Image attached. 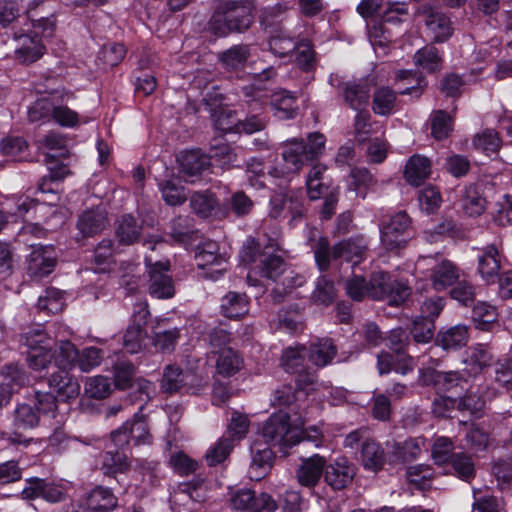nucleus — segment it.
Masks as SVG:
<instances>
[{
	"mask_svg": "<svg viewBox=\"0 0 512 512\" xmlns=\"http://www.w3.org/2000/svg\"><path fill=\"white\" fill-rule=\"evenodd\" d=\"M142 227L131 215L122 216L116 227V237L122 245H132L141 235Z\"/></svg>",
	"mask_w": 512,
	"mask_h": 512,
	"instance_id": "nucleus-37",
	"label": "nucleus"
},
{
	"mask_svg": "<svg viewBox=\"0 0 512 512\" xmlns=\"http://www.w3.org/2000/svg\"><path fill=\"white\" fill-rule=\"evenodd\" d=\"M461 206L469 216H479L486 209V200L473 185L467 186L461 197Z\"/></svg>",
	"mask_w": 512,
	"mask_h": 512,
	"instance_id": "nucleus-39",
	"label": "nucleus"
},
{
	"mask_svg": "<svg viewBox=\"0 0 512 512\" xmlns=\"http://www.w3.org/2000/svg\"><path fill=\"white\" fill-rule=\"evenodd\" d=\"M307 354L306 347H289L283 351L281 356V365L288 373H297L302 370L304 356Z\"/></svg>",
	"mask_w": 512,
	"mask_h": 512,
	"instance_id": "nucleus-51",
	"label": "nucleus"
},
{
	"mask_svg": "<svg viewBox=\"0 0 512 512\" xmlns=\"http://www.w3.org/2000/svg\"><path fill=\"white\" fill-rule=\"evenodd\" d=\"M468 328L465 325H455L442 329L437 333L435 343L444 350H457L468 342Z\"/></svg>",
	"mask_w": 512,
	"mask_h": 512,
	"instance_id": "nucleus-26",
	"label": "nucleus"
},
{
	"mask_svg": "<svg viewBox=\"0 0 512 512\" xmlns=\"http://www.w3.org/2000/svg\"><path fill=\"white\" fill-rule=\"evenodd\" d=\"M182 382V392L191 395H198L207 388L208 376L200 369L199 359L187 358Z\"/></svg>",
	"mask_w": 512,
	"mask_h": 512,
	"instance_id": "nucleus-17",
	"label": "nucleus"
},
{
	"mask_svg": "<svg viewBox=\"0 0 512 512\" xmlns=\"http://www.w3.org/2000/svg\"><path fill=\"white\" fill-rule=\"evenodd\" d=\"M270 50L279 57H284L294 52L297 48V42L294 37L286 31L280 29L269 41Z\"/></svg>",
	"mask_w": 512,
	"mask_h": 512,
	"instance_id": "nucleus-46",
	"label": "nucleus"
},
{
	"mask_svg": "<svg viewBox=\"0 0 512 512\" xmlns=\"http://www.w3.org/2000/svg\"><path fill=\"white\" fill-rule=\"evenodd\" d=\"M410 226V218L406 212L401 211L393 215L388 222L380 227L381 243L388 251H398L406 247L405 237Z\"/></svg>",
	"mask_w": 512,
	"mask_h": 512,
	"instance_id": "nucleus-9",
	"label": "nucleus"
},
{
	"mask_svg": "<svg viewBox=\"0 0 512 512\" xmlns=\"http://www.w3.org/2000/svg\"><path fill=\"white\" fill-rule=\"evenodd\" d=\"M327 167L317 163L313 165L306 177L307 194L311 200L320 199L328 193L331 186L330 179L326 176Z\"/></svg>",
	"mask_w": 512,
	"mask_h": 512,
	"instance_id": "nucleus-21",
	"label": "nucleus"
},
{
	"mask_svg": "<svg viewBox=\"0 0 512 512\" xmlns=\"http://www.w3.org/2000/svg\"><path fill=\"white\" fill-rule=\"evenodd\" d=\"M415 63L429 72H434L441 67L439 51L433 46L420 49L414 56Z\"/></svg>",
	"mask_w": 512,
	"mask_h": 512,
	"instance_id": "nucleus-59",
	"label": "nucleus"
},
{
	"mask_svg": "<svg viewBox=\"0 0 512 512\" xmlns=\"http://www.w3.org/2000/svg\"><path fill=\"white\" fill-rule=\"evenodd\" d=\"M179 172L182 174L186 182L193 183L195 177H198L206 170L209 165V157L197 150L182 152L178 158Z\"/></svg>",
	"mask_w": 512,
	"mask_h": 512,
	"instance_id": "nucleus-16",
	"label": "nucleus"
},
{
	"mask_svg": "<svg viewBox=\"0 0 512 512\" xmlns=\"http://www.w3.org/2000/svg\"><path fill=\"white\" fill-rule=\"evenodd\" d=\"M261 434L267 444L281 450L299 443V429L291 425L289 415L283 411L272 414L263 423Z\"/></svg>",
	"mask_w": 512,
	"mask_h": 512,
	"instance_id": "nucleus-4",
	"label": "nucleus"
},
{
	"mask_svg": "<svg viewBox=\"0 0 512 512\" xmlns=\"http://www.w3.org/2000/svg\"><path fill=\"white\" fill-rule=\"evenodd\" d=\"M22 45L15 50V58L23 64L37 61L44 53V46L38 39L23 36Z\"/></svg>",
	"mask_w": 512,
	"mask_h": 512,
	"instance_id": "nucleus-38",
	"label": "nucleus"
},
{
	"mask_svg": "<svg viewBox=\"0 0 512 512\" xmlns=\"http://www.w3.org/2000/svg\"><path fill=\"white\" fill-rule=\"evenodd\" d=\"M56 264L57 254L53 246H33L27 261V275L33 280H41L53 272Z\"/></svg>",
	"mask_w": 512,
	"mask_h": 512,
	"instance_id": "nucleus-11",
	"label": "nucleus"
},
{
	"mask_svg": "<svg viewBox=\"0 0 512 512\" xmlns=\"http://www.w3.org/2000/svg\"><path fill=\"white\" fill-rule=\"evenodd\" d=\"M435 322L425 317H417L413 323L410 333L416 343H428L434 337Z\"/></svg>",
	"mask_w": 512,
	"mask_h": 512,
	"instance_id": "nucleus-55",
	"label": "nucleus"
},
{
	"mask_svg": "<svg viewBox=\"0 0 512 512\" xmlns=\"http://www.w3.org/2000/svg\"><path fill=\"white\" fill-rule=\"evenodd\" d=\"M351 181L349 188L355 191L362 198L366 196L368 190L376 185V179L366 168H352L350 172Z\"/></svg>",
	"mask_w": 512,
	"mask_h": 512,
	"instance_id": "nucleus-41",
	"label": "nucleus"
},
{
	"mask_svg": "<svg viewBox=\"0 0 512 512\" xmlns=\"http://www.w3.org/2000/svg\"><path fill=\"white\" fill-rule=\"evenodd\" d=\"M189 204L192 211L201 218L211 217L218 208L217 198L209 190L192 193L189 197Z\"/></svg>",
	"mask_w": 512,
	"mask_h": 512,
	"instance_id": "nucleus-32",
	"label": "nucleus"
},
{
	"mask_svg": "<svg viewBox=\"0 0 512 512\" xmlns=\"http://www.w3.org/2000/svg\"><path fill=\"white\" fill-rule=\"evenodd\" d=\"M159 190L161 192L162 199L169 206H180L188 198L184 187L176 185L171 180H165L159 183Z\"/></svg>",
	"mask_w": 512,
	"mask_h": 512,
	"instance_id": "nucleus-53",
	"label": "nucleus"
},
{
	"mask_svg": "<svg viewBox=\"0 0 512 512\" xmlns=\"http://www.w3.org/2000/svg\"><path fill=\"white\" fill-rule=\"evenodd\" d=\"M41 146L48 151H55V154L47 153L46 162L49 163V159L55 157H64L67 154V139L55 132H50L43 137L40 141Z\"/></svg>",
	"mask_w": 512,
	"mask_h": 512,
	"instance_id": "nucleus-58",
	"label": "nucleus"
},
{
	"mask_svg": "<svg viewBox=\"0 0 512 512\" xmlns=\"http://www.w3.org/2000/svg\"><path fill=\"white\" fill-rule=\"evenodd\" d=\"M78 350L68 340L60 341L58 350L55 353V362L58 369H68L76 366Z\"/></svg>",
	"mask_w": 512,
	"mask_h": 512,
	"instance_id": "nucleus-57",
	"label": "nucleus"
},
{
	"mask_svg": "<svg viewBox=\"0 0 512 512\" xmlns=\"http://www.w3.org/2000/svg\"><path fill=\"white\" fill-rule=\"evenodd\" d=\"M242 95L251 111L261 110L270 100L271 95L266 91V88L261 87L257 83H253L242 87Z\"/></svg>",
	"mask_w": 512,
	"mask_h": 512,
	"instance_id": "nucleus-45",
	"label": "nucleus"
},
{
	"mask_svg": "<svg viewBox=\"0 0 512 512\" xmlns=\"http://www.w3.org/2000/svg\"><path fill=\"white\" fill-rule=\"evenodd\" d=\"M466 441L471 449L484 451L492 443V438L484 427L472 425L466 434Z\"/></svg>",
	"mask_w": 512,
	"mask_h": 512,
	"instance_id": "nucleus-60",
	"label": "nucleus"
},
{
	"mask_svg": "<svg viewBox=\"0 0 512 512\" xmlns=\"http://www.w3.org/2000/svg\"><path fill=\"white\" fill-rule=\"evenodd\" d=\"M461 276L459 267L450 260L436 262L430 270V281L436 291H444L453 286Z\"/></svg>",
	"mask_w": 512,
	"mask_h": 512,
	"instance_id": "nucleus-14",
	"label": "nucleus"
},
{
	"mask_svg": "<svg viewBox=\"0 0 512 512\" xmlns=\"http://www.w3.org/2000/svg\"><path fill=\"white\" fill-rule=\"evenodd\" d=\"M85 394L93 399H104L112 392L109 379L102 375L89 377L86 379Z\"/></svg>",
	"mask_w": 512,
	"mask_h": 512,
	"instance_id": "nucleus-52",
	"label": "nucleus"
},
{
	"mask_svg": "<svg viewBox=\"0 0 512 512\" xmlns=\"http://www.w3.org/2000/svg\"><path fill=\"white\" fill-rule=\"evenodd\" d=\"M215 367L218 374L223 377H230L236 374L243 366V359L240 354L232 349H224L214 356Z\"/></svg>",
	"mask_w": 512,
	"mask_h": 512,
	"instance_id": "nucleus-36",
	"label": "nucleus"
},
{
	"mask_svg": "<svg viewBox=\"0 0 512 512\" xmlns=\"http://www.w3.org/2000/svg\"><path fill=\"white\" fill-rule=\"evenodd\" d=\"M415 15L424 24L427 35L433 42L443 43L452 36V22L439 8L423 4L416 10Z\"/></svg>",
	"mask_w": 512,
	"mask_h": 512,
	"instance_id": "nucleus-8",
	"label": "nucleus"
},
{
	"mask_svg": "<svg viewBox=\"0 0 512 512\" xmlns=\"http://www.w3.org/2000/svg\"><path fill=\"white\" fill-rule=\"evenodd\" d=\"M282 158L287 173L298 172L302 168L305 159L304 141L293 139L286 142L283 147Z\"/></svg>",
	"mask_w": 512,
	"mask_h": 512,
	"instance_id": "nucleus-33",
	"label": "nucleus"
},
{
	"mask_svg": "<svg viewBox=\"0 0 512 512\" xmlns=\"http://www.w3.org/2000/svg\"><path fill=\"white\" fill-rule=\"evenodd\" d=\"M325 463V459L318 454L304 459L297 470V479L299 483L306 487L315 486L321 475L325 473Z\"/></svg>",
	"mask_w": 512,
	"mask_h": 512,
	"instance_id": "nucleus-20",
	"label": "nucleus"
},
{
	"mask_svg": "<svg viewBox=\"0 0 512 512\" xmlns=\"http://www.w3.org/2000/svg\"><path fill=\"white\" fill-rule=\"evenodd\" d=\"M310 242L316 264L321 271H327L331 261L340 258L358 264L366 258L368 252V243L364 236L351 237L331 247L326 237H317V231L312 230Z\"/></svg>",
	"mask_w": 512,
	"mask_h": 512,
	"instance_id": "nucleus-1",
	"label": "nucleus"
},
{
	"mask_svg": "<svg viewBox=\"0 0 512 512\" xmlns=\"http://www.w3.org/2000/svg\"><path fill=\"white\" fill-rule=\"evenodd\" d=\"M105 475H116L126 473L130 469V462L127 456L120 451H107L103 455L102 467Z\"/></svg>",
	"mask_w": 512,
	"mask_h": 512,
	"instance_id": "nucleus-42",
	"label": "nucleus"
},
{
	"mask_svg": "<svg viewBox=\"0 0 512 512\" xmlns=\"http://www.w3.org/2000/svg\"><path fill=\"white\" fill-rule=\"evenodd\" d=\"M430 173V160L424 156L414 155L406 163L404 176L409 184L419 186Z\"/></svg>",
	"mask_w": 512,
	"mask_h": 512,
	"instance_id": "nucleus-30",
	"label": "nucleus"
},
{
	"mask_svg": "<svg viewBox=\"0 0 512 512\" xmlns=\"http://www.w3.org/2000/svg\"><path fill=\"white\" fill-rule=\"evenodd\" d=\"M492 361V354L488 347L483 344H478L472 348L469 357L465 360V363L470 366L467 371L470 375H477L487 368Z\"/></svg>",
	"mask_w": 512,
	"mask_h": 512,
	"instance_id": "nucleus-40",
	"label": "nucleus"
},
{
	"mask_svg": "<svg viewBox=\"0 0 512 512\" xmlns=\"http://www.w3.org/2000/svg\"><path fill=\"white\" fill-rule=\"evenodd\" d=\"M67 92L54 93L52 118L57 124L64 127H75L79 122L78 113L64 104L65 98H70Z\"/></svg>",
	"mask_w": 512,
	"mask_h": 512,
	"instance_id": "nucleus-29",
	"label": "nucleus"
},
{
	"mask_svg": "<svg viewBox=\"0 0 512 512\" xmlns=\"http://www.w3.org/2000/svg\"><path fill=\"white\" fill-rule=\"evenodd\" d=\"M329 83L338 90L345 104L357 112L365 111L370 99L371 88L376 85L374 78L370 76L343 81L337 74L330 76Z\"/></svg>",
	"mask_w": 512,
	"mask_h": 512,
	"instance_id": "nucleus-5",
	"label": "nucleus"
},
{
	"mask_svg": "<svg viewBox=\"0 0 512 512\" xmlns=\"http://www.w3.org/2000/svg\"><path fill=\"white\" fill-rule=\"evenodd\" d=\"M356 469L345 458H339L333 463L325 466V482L335 490L347 487L354 479Z\"/></svg>",
	"mask_w": 512,
	"mask_h": 512,
	"instance_id": "nucleus-13",
	"label": "nucleus"
},
{
	"mask_svg": "<svg viewBox=\"0 0 512 512\" xmlns=\"http://www.w3.org/2000/svg\"><path fill=\"white\" fill-rule=\"evenodd\" d=\"M39 414L35 408L27 403L17 406L14 413V425L18 429H28L37 426Z\"/></svg>",
	"mask_w": 512,
	"mask_h": 512,
	"instance_id": "nucleus-54",
	"label": "nucleus"
},
{
	"mask_svg": "<svg viewBox=\"0 0 512 512\" xmlns=\"http://www.w3.org/2000/svg\"><path fill=\"white\" fill-rule=\"evenodd\" d=\"M54 93L36 100L28 109L30 122L49 121L52 118Z\"/></svg>",
	"mask_w": 512,
	"mask_h": 512,
	"instance_id": "nucleus-49",
	"label": "nucleus"
},
{
	"mask_svg": "<svg viewBox=\"0 0 512 512\" xmlns=\"http://www.w3.org/2000/svg\"><path fill=\"white\" fill-rule=\"evenodd\" d=\"M278 244L274 239H268L262 243L260 239L250 238L243 247V259L246 262L256 263L258 273L261 277L276 280L285 270L284 260L274 254Z\"/></svg>",
	"mask_w": 512,
	"mask_h": 512,
	"instance_id": "nucleus-3",
	"label": "nucleus"
},
{
	"mask_svg": "<svg viewBox=\"0 0 512 512\" xmlns=\"http://www.w3.org/2000/svg\"><path fill=\"white\" fill-rule=\"evenodd\" d=\"M250 56L249 47L235 45L220 55L223 66L228 70H237L244 66Z\"/></svg>",
	"mask_w": 512,
	"mask_h": 512,
	"instance_id": "nucleus-43",
	"label": "nucleus"
},
{
	"mask_svg": "<svg viewBox=\"0 0 512 512\" xmlns=\"http://www.w3.org/2000/svg\"><path fill=\"white\" fill-rule=\"evenodd\" d=\"M113 373L116 388L124 390L132 386L135 376V367L132 363L125 360L116 362Z\"/></svg>",
	"mask_w": 512,
	"mask_h": 512,
	"instance_id": "nucleus-56",
	"label": "nucleus"
},
{
	"mask_svg": "<svg viewBox=\"0 0 512 512\" xmlns=\"http://www.w3.org/2000/svg\"><path fill=\"white\" fill-rule=\"evenodd\" d=\"M221 311L227 318L238 319L249 311V298L245 293L228 292L221 299Z\"/></svg>",
	"mask_w": 512,
	"mask_h": 512,
	"instance_id": "nucleus-28",
	"label": "nucleus"
},
{
	"mask_svg": "<svg viewBox=\"0 0 512 512\" xmlns=\"http://www.w3.org/2000/svg\"><path fill=\"white\" fill-rule=\"evenodd\" d=\"M126 426L135 445L151 443L152 436L149 433L148 424L144 417H137L132 421H127Z\"/></svg>",
	"mask_w": 512,
	"mask_h": 512,
	"instance_id": "nucleus-63",
	"label": "nucleus"
},
{
	"mask_svg": "<svg viewBox=\"0 0 512 512\" xmlns=\"http://www.w3.org/2000/svg\"><path fill=\"white\" fill-rule=\"evenodd\" d=\"M108 223L107 214L101 207L83 211L77 220V228L84 237L101 233Z\"/></svg>",
	"mask_w": 512,
	"mask_h": 512,
	"instance_id": "nucleus-19",
	"label": "nucleus"
},
{
	"mask_svg": "<svg viewBox=\"0 0 512 512\" xmlns=\"http://www.w3.org/2000/svg\"><path fill=\"white\" fill-rule=\"evenodd\" d=\"M296 95L286 90L275 92L271 95L270 104L275 115L280 119H291L296 115Z\"/></svg>",
	"mask_w": 512,
	"mask_h": 512,
	"instance_id": "nucleus-34",
	"label": "nucleus"
},
{
	"mask_svg": "<svg viewBox=\"0 0 512 512\" xmlns=\"http://www.w3.org/2000/svg\"><path fill=\"white\" fill-rule=\"evenodd\" d=\"M361 460L365 469L377 472L385 462V452L373 439H365L361 445Z\"/></svg>",
	"mask_w": 512,
	"mask_h": 512,
	"instance_id": "nucleus-31",
	"label": "nucleus"
},
{
	"mask_svg": "<svg viewBox=\"0 0 512 512\" xmlns=\"http://www.w3.org/2000/svg\"><path fill=\"white\" fill-rule=\"evenodd\" d=\"M49 387L62 401L75 399L80 394V384L67 369H58L48 378Z\"/></svg>",
	"mask_w": 512,
	"mask_h": 512,
	"instance_id": "nucleus-15",
	"label": "nucleus"
},
{
	"mask_svg": "<svg viewBox=\"0 0 512 512\" xmlns=\"http://www.w3.org/2000/svg\"><path fill=\"white\" fill-rule=\"evenodd\" d=\"M118 504L116 496L108 488L96 487L85 498L84 507L88 512H111Z\"/></svg>",
	"mask_w": 512,
	"mask_h": 512,
	"instance_id": "nucleus-23",
	"label": "nucleus"
},
{
	"mask_svg": "<svg viewBox=\"0 0 512 512\" xmlns=\"http://www.w3.org/2000/svg\"><path fill=\"white\" fill-rule=\"evenodd\" d=\"M398 93L389 86H380L372 95L371 109L375 115L389 116L397 110Z\"/></svg>",
	"mask_w": 512,
	"mask_h": 512,
	"instance_id": "nucleus-22",
	"label": "nucleus"
},
{
	"mask_svg": "<svg viewBox=\"0 0 512 512\" xmlns=\"http://www.w3.org/2000/svg\"><path fill=\"white\" fill-rule=\"evenodd\" d=\"M185 369H181L175 364L167 365L163 370L161 388L166 393L182 392V377Z\"/></svg>",
	"mask_w": 512,
	"mask_h": 512,
	"instance_id": "nucleus-50",
	"label": "nucleus"
},
{
	"mask_svg": "<svg viewBox=\"0 0 512 512\" xmlns=\"http://www.w3.org/2000/svg\"><path fill=\"white\" fill-rule=\"evenodd\" d=\"M501 269V256L494 244L488 245L482 249V254L478 259V272L482 279L490 284L498 279Z\"/></svg>",
	"mask_w": 512,
	"mask_h": 512,
	"instance_id": "nucleus-18",
	"label": "nucleus"
},
{
	"mask_svg": "<svg viewBox=\"0 0 512 512\" xmlns=\"http://www.w3.org/2000/svg\"><path fill=\"white\" fill-rule=\"evenodd\" d=\"M149 316L147 303H139L135 306L133 313V323L127 328L123 345L127 352L134 354L142 351L145 347L147 333L145 325Z\"/></svg>",
	"mask_w": 512,
	"mask_h": 512,
	"instance_id": "nucleus-10",
	"label": "nucleus"
},
{
	"mask_svg": "<svg viewBox=\"0 0 512 512\" xmlns=\"http://www.w3.org/2000/svg\"><path fill=\"white\" fill-rule=\"evenodd\" d=\"M336 297V289L333 281L326 276H321L316 282L311 299L315 304L328 306L333 303Z\"/></svg>",
	"mask_w": 512,
	"mask_h": 512,
	"instance_id": "nucleus-47",
	"label": "nucleus"
},
{
	"mask_svg": "<svg viewBox=\"0 0 512 512\" xmlns=\"http://www.w3.org/2000/svg\"><path fill=\"white\" fill-rule=\"evenodd\" d=\"M452 131V118L444 111L437 110L431 119V133L437 140L445 139Z\"/></svg>",
	"mask_w": 512,
	"mask_h": 512,
	"instance_id": "nucleus-61",
	"label": "nucleus"
},
{
	"mask_svg": "<svg viewBox=\"0 0 512 512\" xmlns=\"http://www.w3.org/2000/svg\"><path fill=\"white\" fill-rule=\"evenodd\" d=\"M254 4L249 0L227 1L218 6L209 29L212 34L224 37L233 32H244L254 22Z\"/></svg>",
	"mask_w": 512,
	"mask_h": 512,
	"instance_id": "nucleus-2",
	"label": "nucleus"
},
{
	"mask_svg": "<svg viewBox=\"0 0 512 512\" xmlns=\"http://www.w3.org/2000/svg\"><path fill=\"white\" fill-rule=\"evenodd\" d=\"M434 412L437 413V407L444 405L446 408L456 405L459 410L467 411L471 415L478 416L485 406L484 399L473 391H468L459 400H452L450 398L436 399L433 403Z\"/></svg>",
	"mask_w": 512,
	"mask_h": 512,
	"instance_id": "nucleus-24",
	"label": "nucleus"
},
{
	"mask_svg": "<svg viewBox=\"0 0 512 512\" xmlns=\"http://www.w3.org/2000/svg\"><path fill=\"white\" fill-rule=\"evenodd\" d=\"M114 243L111 239L102 240L95 248L93 262L96 272H106L113 262Z\"/></svg>",
	"mask_w": 512,
	"mask_h": 512,
	"instance_id": "nucleus-48",
	"label": "nucleus"
},
{
	"mask_svg": "<svg viewBox=\"0 0 512 512\" xmlns=\"http://www.w3.org/2000/svg\"><path fill=\"white\" fill-rule=\"evenodd\" d=\"M308 359L317 367H324L331 363L337 354V348L331 339H319L312 342L309 348H306Z\"/></svg>",
	"mask_w": 512,
	"mask_h": 512,
	"instance_id": "nucleus-27",
	"label": "nucleus"
},
{
	"mask_svg": "<svg viewBox=\"0 0 512 512\" xmlns=\"http://www.w3.org/2000/svg\"><path fill=\"white\" fill-rule=\"evenodd\" d=\"M457 476L469 481L475 475V466L472 458L465 453H455L449 461Z\"/></svg>",
	"mask_w": 512,
	"mask_h": 512,
	"instance_id": "nucleus-62",
	"label": "nucleus"
},
{
	"mask_svg": "<svg viewBox=\"0 0 512 512\" xmlns=\"http://www.w3.org/2000/svg\"><path fill=\"white\" fill-rule=\"evenodd\" d=\"M369 293L373 300L389 299V303L398 306L410 296L411 289L406 282L393 278L389 273L376 271L370 275Z\"/></svg>",
	"mask_w": 512,
	"mask_h": 512,
	"instance_id": "nucleus-6",
	"label": "nucleus"
},
{
	"mask_svg": "<svg viewBox=\"0 0 512 512\" xmlns=\"http://www.w3.org/2000/svg\"><path fill=\"white\" fill-rule=\"evenodd\" d=\"M473 145L487 154L496 153L501 146V140L496 131L487 129L474 137Z\"/></svg>",
	"mask_w": 512,
	"mask_h": 512,
	"instance_id": "nucleus-64",
	"label": "nucleus"
},
{
	"mask_svg": "<svg viewBox=\"0 0 512 512\" xmlns=\"http://www.w3.org/2000/svg\"><path fill=\"white\" fill-rule=\"evenodd\" d=\"M146 273L148 275L147 289L151 297L156 299H170L175 295V285L169 275L170 262L155 261L145 258Z\"/></svg>",
	"mask_w": 512,
	"mask_h": 512,
	"instance_id": "nucleus-7",
	"label": "nucleus"
},
{
	"mask_svg": "<svg viewBox=\"0 0 512 512\" xmlns=\"http://www.w3.org/2000/svg\"><path fill=\"white\" fill-rule=\"evenodd\" d=\"M195 260L199 268L205 269L210 266H218L216 272L221 273L226 268L224 267L226 259L219 253V246L215 241H206L197 247Z\"/></svg>",
	"mask_w": 512,
	"mask_h": 512,
	"instance_id": "nucleus-25",
	"label": "nucleus"
},
{
	"mask_svg": "<svg viewBox=\"0 0 512 512\" xmlns=\"http://www.w3.org/2000/svg\"><path fill=\"white\" fill-rule=\"evenodd\" d=\"M30 351L53 347V339L48 336L41 326L28 329L21 335L20 340Z\"/></svg>",
	"mask_w": 512,
	"mask_h": 512,
	"instance_id": "nucleus-44",
	"label": "nucleus"
},
{
	"mask_svg": "<svg viewBox=\"0 0 512 512\" xmlns=\"http://www.w3.org/2000/svg\"><path fill=\"white\" fill-rule=\"evenodd\" d=\"M252 460L249 467V477L252 480H261L269 471L273 459V452L270 448L256 449L252 447Z\"/></svg>",
	"mask_w": 512,
	"mask_h": 512,
	"instance_id": "nucleus-35",
	"label": "nucleus"
},
{
	"mask_svg": "<svg viewBox=\"0 0 512 512\" xmlns=\"http://www.w3.org/2000/svg\"><path fill=\"white\" fill-rule=\"evenodd\" d=\"M290 213L293 219L301 218L304 212L303 200L299 192H276L270 198L269 216L278 219Z\"/></svg>",
	"mask_w": 512,
	"mask_h": 512,
	"instance_id": "nucleus-12",
	"label": "nucleus"
}]
</instances>
